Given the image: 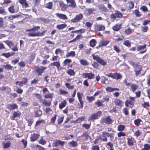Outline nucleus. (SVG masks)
I'll return each instance as SVG.
<instances>
[{"instance_id": "nucleus-51", "label": "nucleus", "mask_w": 150, "mask_h": 150, "mask_svg": "<svg viewBox=\"0 0 150 150\" xmlns=\"http://www.w3.org/2000/svg\"><path fill=\"white\" fill-rule=\"evenodd\" d=\"M122 111L124 114L126 115H129V112L128 111V109L126 107L124 108L122 110Z\"/></svg>"}, {"instance_id": "nucleus-23", "label": "nucleus", "mask_w": 150, "mask_h": 150, "mask_svg": "<svg viewBox=\"0 0 150 150\" xmlns=\"http://www.w3.org/2000/svg\"><path fill=\"white\" fill-rule=\"evenodd\" d=\"M50 65L52 66H56L58 69H62L63 68L60 67V64L59 62L56 61L50 63Z\"/></svg>"}, {"instance_id": "nucleus-58", "label": "nucleus", "mask_w": 150, "mask_h": 150, "mask_svg": "<svg viewBox=\"0 0 150 150\" xmlns=\"http://www.w3.org/2000/svg\"><path fill=\"white\" fill-rule=\"evenodd\" d=\"M150 149V145L147 144L144 145V148L142 149V150H149Z\"/></svg>"}, {"instance_id": "nucleus-8", "label": "nucleus", "mask_w": 150, "mask_h": 150, "mask_svg": "<svg viewBox=\"0 0 150 150\" xmlns=\"http://www.w3.org/2000/svg\"><path fill=\"white\" fill-rule=\"evenodd\" d=\"M48 92V94H45L44 96V97L46 99H52L54 96V94L53 93H50L47 88H44L42 89V93H45L46 92Z\"/></svg>"}, {"instance_id": "nucleus-45", "label": "nucleus", "mask_w": 150, "mask_h": 150, "mask_svg": "<svg viewBox=\"0 0 150 150\" xmlns=\"http://www.w3.org/2000/svg\"><path fill=\"white\" fill-rule=\"evenodd\" d=\"M4 68L6 70H12L13 69V67L9 64H7L4 66Z\"/></svg>"}, {"instance_id": "nucleus-53", "label": "nucleus", "mask_w": 150, "mask_h": 150, "mask_svg": "<svg viewBox=\"0 0 150 150\" xmlns=\"http://www.w3.org/2000/svg\"><path fill=\"white\" fill-rule=\"evenodd\" d=\"M146 45L144 44V45H139L137 47V49L138 51L145 49L146 47Z\"/></svg>"}, {"instance_id": "nucleus-10", "label": "nucleus", "mask_w": 150, "mask_h": 150, "mask_svg": "<svg viewBox=\"0 0 150 150\" xmlns=\"http://www.w3.org/2000/svg\"><path fill=\"white\" fill-rule=\"evenodd\" d=\"M83 18V15L82 13H79L74 18L71 20L72 23H75L79 22Z\"/></svg>"}, {"instance_id": "nucleus-26", "label": "nucleus", "mask_w": 150, "mask_h": 150, "mask_svg": "<svg viewBox=\"0 0 150 150\" xmlns=\"http://www.w3.org/2000/svg\"><path fill=\"white\" fill-rule=\"evenodd\" d=\"M121 24H116L112 27V29L114 31H118L121 28Z\"/></svg>"}, {"instance_id": "nucleus-4", "label": "nucleus", "mask_w": 150, "mask_h": 150, "mask_svg": "<svg viewBox=\"0 0 150 150\" xmlns=\"http://www.w3.org/2000/svg\"><path fill=\"white\" fill-rule=\"evenodd\" d=\"M113 122V120L110 116L104 117L101 118L100 122L102 124H105L109 125Z\"/></svg>"}, {"instance_id": "nucleus-30", "label": "nucleus", "mask_w": 150, "mask_h": 150, "mask_svg": "<svg viewBox=\"0 0 150 150\" xmlns=\"http://www.w3.org/2000/svg\"><path fill=\"white\" fill-rule=\"evenodd\" d=\"M42 104L46 106H50L51 104V101L45 99H44L42 102Z\"/></svg>"}, {"instance_id": "nucleus-37", "label": "nucleus", "mask_w": 150, "mask_h": 150, "mask_svg": "<svg viewBox=\"0 0 150 150\" xmlns=\"http://www.w3.org/2000/svg\"><path fill=\"white\" fill-rule=\"evenodd\" d=\"M77 142L74 140L68 143V144L69 146L72 147H75L76 146H77Z\"/></svg>"}, {"instance_id": "nucleus-33", "label": "nucleus", "mask_w": 150, "mask_h": 150, "mask_svg": "<svg viewBox=\"0 0 150 150\" xmlns=\"http://www.w3.org/2000/svg\"><path fill=\"white\" fill-rule=\"evenodd\" d=\"M79 62L80 64L83 66H88L89 64L87 61L85 59H81Z\"/></svg>"}, {"instance_id": "nucleus-57", "label": "nucleus", "mask_w": 150, "mask_h": 150, "mask_svg": "<svg viewBox=\"0 0 150 150\" xmlns=\"http://www.w3.org/2000/svg\"><path fill=\"white\" fill-rule=\"evenodd\" d=\"M133 13L137 17H139L141 16V14L138 9L135 10Z\"/></svg>"}, {"instance_id": "nucleus-17", "label": "nucleus", "mask_w": 150, "mask_h": 150, "mask_svg": "<svg viewBox=\"0 0 150 150\" xmlns=\"http://www.w3.org/2000/svg\"><path fill=\"white\" fill-rule=\"evenodd\" d=\"M105 26L103 25L96 24L94 25V30H95L101 31L105 30Z\"/></svg>"}, {"instance_id": "nucleus-63", "label": "nucleus", "mask_w": 150, "mask_h": 150, "mask_svg": "<svg viewBox=\"0 0 150 150\" xmlns=\"http://www.w3.org/2000/svg\"><path fill=\"white\" fill-rule=\"evenodd\" d=\"M113 49L117 53H119L121 51L120 49L117 45L114 46Z\"/></svg>"}, {"instance_id": "nucleus-1", "label": "nucleus", "mask_w": 150, "mask_h": 150, "mask_svg": "<svg viewBox=\"0 0 150 150\" xmlns=\"http://www.w3.org/2000/svg\"><path fill=\"white\" fill-rule=\"evenodd\" d=\"M102 137H103L102 140L104 142H107L108 138L107 137L110 138V140L114 139L115 134L113 133H109L106 132H103L102 133Z\"/></svg>"}, {"instance_id": "nucleus-27", "label": "nucleus", "mask_w": 150, "mask_h": 150, "mask_svg": "<svg viewBox=\"0 0 150 150\" xmlns=\"http://www.w3.org/2000/svg\"><path fill=\"white\" fill-rule=\"evenodd\" d=\"M138 86L135 84H132L131 85L130 90L132 91L133 92H134L138 88Z\"/></svg>"}, {"instance_id": "nucleus-13", "label": "nucleus", "mask_w": 150, "mask_h": 150, "mask_svg": "<svg viewBox=\"0 0 150 150\" xmlns=\"http://www.w3.org/2000/svg\"><path fill=\"white\" fill-rule=\"evenodd\" d=\"M82 76L83 78H87L88 79H91L94 78L95 75L91 73H84L82 74Z\"/></svg>"}, {"instance_id": "nucleus-7", "label": "nucleus", "mask_w": 150, "mask_h": 150, "mask_svg": "<svg viewBox=\"0 0 150 150\" xmlns=\"http://www.w3.org/2000/svg\"><path fill=\"white\" fill-rule=\"evenodd\" d=\"M47 69V67L43 66H40L39 67L37 66L35 67V71L38 73L39 76H40Z\"/></svg>"}, {"instance_id": "nucleus-25", "label": "nucleus", "mask_w": 150, "mask_h": 150, "mask_svg": "<svg viewBox=\"0 0 150 150\" xmlns=\"http://www.w3.org/2000/svg\"><path fill=\"white\" fill-rule=\"evenodd\" d=\"M56 15L57 17L62 19L67 20L68 19L66 15L64 14L57 13L56 14Z\"/></svg>"}, {"instance_id": "nucleus-48", "label": "nucleus", "mask_w": 150, "mask_h": 150, "mask_svg": "<svg viewBox=\"0 0 150 150\" xmlns=\"http://www.w3.org/2000/svg\"><path fill=\"white\" fill-rule=\"evenodd\" d=\"M45 121L44 120H39L36 122L35 126H38L40 125V124L42 123H45Z\"/></svg>"}, {"instance_id": "nucleus-14", "label": "nucleus", "mask_w": 150, "mask_h": 150, "mask_svg": "<svg viewBox=\"0 0 150 150\" xmlns=\"http://www.w3.org/2000/svg\"><path fill=\"white\" fill-rule=\"evenodd\" d=\"M114 102L116 106H118L120 107H122L124 103V101L119 98L115 99V100Z\"/></svg>"}, {"instance_id": "nucleus-34", "label": "nucleus", "mask_w": 150, "mask_h": 150, "mask_svg": "<svg viewBox=\"0 0 150 150\" xmlns=\"http://www.w3.org/2000/svg\"><path fill=\"white\" fill-rule=\"evenodd\" d=\"M67 25L65 23L57 25L56 28L58 30H62L67 26Z\"/></svg>"}, {"instance_id": "nucleus-50", "label": "nucleus", "mask_w": 150, "mask_h": 150, "mask_svg": "<svg viewBox=\"0 0 150 150\" xmlns=\"http://www.w3.org/2000/svg\"><path fill=\"white\" fill-rule=\"evenodd\" d=\"M35 114L36 116L37 117H38L42 115V112L40 110H39L35 112Z\"/></svg>"}, {"instance_id": "nucleus-47", "label": "nucleus", "mask_w": 150, "mask_h": 150, "mask_svg": "<svg viewBox=\"0 0 150 150\" xmlns=\"http://www.w3.org/2000/svg\"><path fill=\"white\" fill-rule=\"evenodd\" d=\"M57 117V115H54V116L51 118L50 120L51 124L53 125H54L56 119Z\"/></svg>"}, {"instance_id": "nucleus-15", "label": "nucleus", "mask_w": 150, "mask_h": 150, "mask_svg": "<svg viewBox=\"0 0 150 150\" xmlns=\"http://www.w3.org/2000/svg\"><path fill=\"white\" fill-rule=\"evenodd\" d=\"M7 109L10 110L18 109V105L16 103H10L6 105Z\"/></svg>"}, {"instance_id": "nucleus-32", "label": "nucleus", "mask_w": 150, "mask_h": 150, "mask_svg": "<svg viewBox=\"0 0 150 150\" xmlns=\"http://www.w3.org/2000/svg\"><path fill=\"white\" fill-rule=\"evenodd\" d=\"M67 74L70 76H74L75 74V72L72 69H70L67 70L66 71Z\"/></svg>"}, {"instance_id": "nucleus-31", "label": "nucleus", "mask_w": 150, "mask_h": 150, "mask_svg": "<svg viewBox=\"0 0 150 150\" xmlns=\"http://www.w3.org/2000/svg\"><path fill=\"white\" fill-rule=\"evenodd\" d=\"M87 13L88 15H90L91 14H95L96 13V9L95 8H90L87 9Z\"/></svg>"}, {"instance_id": "nucleus-64", "label": "nucleus", "mask_w": 150, "mask_h": 150, "mask_svg": "<svg viewBox=\"0 0 150 150\" xmlns=\"http://www.w3.org/2000/svg\"><path fill=\"white\" fill-rule=\"evenodd\" d=\"M83 136L85 138L86 140L88 139V138L90 137L88 134L86 132L83 133L81 135V137Z\"/></svg>"}, {"instance_id": "nucleus-18", "label": "nucleus", "mask_w": 150, "mask_h": 150, "mask_svg": "<svg viewBox=\"0 0 150 150\" xmlns=\"http://www.w3.org/2000/svg\"><path fill=\"white\" fill-rule=\"evenodd\" d=\"M40 136L39 134H36L35 133L31 134L30 137V141L33 142H34L38 139Z\"/></svg>"}, {"instance_id": "nucleus-5", "label": "nucleus", "mask_w": 150, "mask_h": 150, "mask_svg": "<svg viewBox=\"0 0 150 150\" xmlns=\"http://www.w3.org/2000/svg\"><path fill=\"white\" fill-rule=\"evenodd\" d=\"M135 98L134 97L130 96L129 100H127L125 101V106L126 107H129L130 108H132L134 105V101H135Z\"/></svg>"}, {"instance_id": "nucleus-12", "label": "nucleus", "mask_w": 150, "mask_h": 150, "mask_svg": "<svg viewBox=\"0 0 150 150\" xmlns=\"http://www.w3.org/2000/svg\"><path fill=\"white\" fill-rule=\"evenodd\" d=\"M101 114V112L100 111L97 112L96 113L92 115L88 119L89 120H93L98 118Z\"/></svg>"}, {"instance_id": "nucleus-46", "label": "nucleus", "mask_w": 150, "mask_h": 150, "mask_svg": "<svg viewBox=\"0 0 150 150\" xmlns=\"http://www.w3.org/2000/svg\"><path fill=\"white\" fill-rule=\"evenodd\" d=\"M19 15L17 14H16L15 15H11L8 17V19L9 20H12L16 18L19 17Z\"/></svg>"}, {"instance_id": "nucleus-38", "label": "nucleus", "mask_w": 150, "mask_h": 150, "mask_svg": "<svg viewBox=\"0 0 150 150\" xmlns=\"http://www.w3.org/2000/svg\"><path fill=\"white\" fill-rule=\"evenodd\" d=\"M110 42V41L108 40H101L100 44H101L102 46H106Z\"/></svg>"}, {"instance_id": "nucleus-56", "label": "nucleus", "mask_w": 150, "mask_h": 150, "mask_svg": "<svg viewBox=\"0 0 150 150\" xmlns=\"http://www.w3.org/2000/svg\"><path fill=\"white\" fill-rule=\"evenodd\" d=\"M65 85L66 87L69 89H72L74 88V86L71 85L69 83H65Z\"/></svg>"}, {"instance_id": "nucleus-62", "label": "nucleus", "mask_w": 150, "mask_h": 150, "mask_svg": "<svg viewBox=\"0 0 150 150\" xmlns=\"http://www.w3.org/2000/svg\"><path fill=\"white\" fill-rule=\"evenodd\" d=\"M126 135V133L122 132H120L117 133V136L119 138L121 137H125Z\"/></svg>"}, {"instance_id": "nucleus-20", "label": "nucleus", "mask_w": 150, "mask_h": 150, "mask_svg": "<svg viewBox=\"0 0 150 150\" xmlns=\"http://www.w3.org/2000/svg\"><path fill=\"white\" fill-rule=\"evenodd\" d=\"M65 144L64 141H62L59 140H57L54 141L53 143L54 146L55 147H57L59 145L62 146H63Z\"/></svg>"}, {"instance_id": "nucleus-19", "label": "nucleus", "mask_w": 150, "mask_h": 150, "mask_svg": "<svg viewBox=\"0 0 150 150\" xmlns=\"http://www.w3.org/2000/svg\"><path fill=\"white\" fill-rule=\"evenodd\" d=\"M21 115V112L19 110H17L13 112V115L11 118L12 120H14L16 117H20Z\"/></svg>"}, {"instance_id": "nucleus-2", "label": "nucleus", "mask_w": 150, "mask_h": 150, "mask_svg": "<svg viewBox=\"0 0 150 150\" xmlns=\"http://www.w3.org/2000/svg\"><path fill=\"white\" fill-rule=\"evenodd\" d=\"M40 27L38 26H35L32 28L26 30L25 31L28 32V35L30 37H36L37 36V32L36 31H38L40 29Z\"/></svg>"}, {"instance_id": "nucleus-28", "label": "nucleus", "mask_w": 150, "mask_h": 150, "mask_svg": "<svg viewBox=\"0 0 150 150\" xmlns=\"http://www.w3.org/2000/svg\"><path fill=\"white\" fill-rule=\"evenodd\" d=\"M7 90V91L6 92L8 94L11 91V89L10 88L8 87V86H2L0 88V90L2 91H4Z\"/></svg>"}, {"instance_id": "nucleus-41", "label": "nucleus", "mask_w": 150, "mask_h": 150, "mask_svg": "<svg viewBox=\"0 0 150 150\" xmlns=\"http://www.w3.org/2000/svg\"><path fill=\"white\" fill-rule=\"evenodd\" d=\"M8 11L11 13H15V9L14 8V6L11 5L8 8Z\"/></svg>"}, {"instance_id": "nucleus-35", "label": "nucleus", "mask_w": 150, "mask_h": 150, "mask_svg": "<svg viewBox=\"0 0 150 150\" xmlns=\"http://www.w3.org/2000/svg\"><path fill=\"white\" fill-rule=\"evenodd\" d=\"M11 142L8 141L6 142H3V147L4 149H7L9 147L11 146Z\"/></svg>"}, {"instance_id": "nucleus-43", "label": "nucleus", "mask_w": 150, "mask_h": 150, "mask_svg": "<svg viewBox=\"0 0 150 150\" xmlns=\"http://www.w3.org/2000/svg\"><path fill=\"white\" fill-rule=\"evenodd\" d=\"M52 3L50 2L46 4L45 7L49 9H52Z\"/></svg>"}, {"instance_id": "nucleus-60", "label": "nucleus", "mask_w": 150, "mask_h": 150, "mask_svg": "<svg viewBox=\"0 0 150 150\" xmlns=\"http://www.w3.org/2000/svg\"><path fill=\"white\" fill-rule=\"evenodd\" d=\"M87 100L89 102H92L93 100H94L95 98L93 97V96H88L86 97Z\"/></svg>"}, {"instance_id": "nucleus-61", "label": "nucleus", "mask_w": 150, "mask_h": 150, "mask_svg": "<svg viewBox=\"0 0 150 150\" xmlns=\"http://www.w3.org/2000/svg\"><path fill=\"white\" fill-rule=\"evenodd\" d=\"M18 65L21 67H24L25 66V62L23 61H21L18 63Z\"/></svg>"}, {"instance_id": "nucleus-40", "label": "nucleus", "mask_w": 150, "mask_h": 150, "mask_svg": "<svg viewBox=\"0 0 150 150\" xmlns=\"http://www.w3.org/2000/svg\"><path fill=\"white\" fill-rule=\"evenodd\" d=\"M126 127L125 125H120L117 127V130L120 132H122L125 128Z\"/></svg>"}, {"instance_id": "nucleus-24", "label": "nucleus", "mask_w": 150, "mask_h": 150, "mask_svg": "<svg viewBox=\"0 0 150 150\" xmlns=\"http://www.w3.org/2000/svg\"><path fill=\"white\" fill-rule=\"evenodd\" d=\"M19 2L22 5L23 7L25 8L28 7V4L26 0H18Z\"/></svg>"}, {"instance_id": "nucleus-16", "label": "nucleus", "mask_w": 150, "mask_h": 150, "mask_svg": "<svg viewBox=\"0 0 150 150\" xmlns=\"http://www.w3.org/2000/svg\"><path fill=\"white\" fill-rule=\"evenodd\" d=\"M59 7L62 11H66L68 8L67 4H65L63 1H60L59 3Z\"/></svg>"}, {"instance_id": "nucleus-59", "label": "nucleus", "mask_w": 150, "mask_h": 150, "mask_svg": "<svg viewBox=\"0 0 150 150\" xmlns=\"http://www.w3.org/2000/svg\"><path fill=\"white\" fill-rule=\"evenodd\" d=\"M132 32V29L130 28L127 29L125 31V34L127 35H129Z\"/></svg>"}, {"instance_id": "nucleus-54", "label": "nucleus", "mask_w": 150, "mask_h": 150, "mask_svg": "<svg viewBox=\"0 0 150 150\" xmlns=\"http://www.w3.org/2000/svg\"><path fill=\"white\" fill-rule=\"evenodd\" d=\"M72 60L70 59H66L63 62V64L64 66H66L68 64H69L71 62Z\"/></svg>"}, {"instance_id": "nucleus-29", "label": "nucleus", "mask_w": 150, "mask_h": 150, "mask_svg": "<svg viewBox=\"0 0 150 150\" xmlns=\"http://www.w3.org/2000/svg\"><path fill=\"white\" fill-rule=\"evenodd\" d=\"M67 102L66 100H64L59 104V107L60 109H62L63 108L66 106Z\"/></svg>"}, {"instance_id": "nucleus-52", "label": "nucleus", "mask_w": 150, "mask_h": 150, "mask_svg": "<svg viewBox=\"0 0 150 150\" xmlns=\"http://www.w3.org/2000/svg\"><path fill=\"white\" fill-rule=\"evenodd\" d=\"M141 122H142V120L141 119H137L134 120V123L136 126H138L140 125Z\"/></svg>"}, {"instance_id": "nucleus-6", "label": "nucleus", "mask_w": 150, "mask_h": 150, "mask_svg": "<svg viewBox=\"0 0 150 150\" xmlns=\"http://www.w3.org/2000/svg\"><path fill=\"white\" fill-rule=\"evenodd\" d=\"M106 76L108 77H110L113 79H116L117 80L121 79L122 78V76L120 73H118L117 72L113 73H110L108 74Z\"/></svg>"}, {"instance_id": "nucleus-39", "label": "nucleus", "mask_w": 150, "mask_h": 150, "mask_svg": "<svg viewBox=\"0 0 150 150\" xmlns=\"http://www.w3.org/2000/svg\"><path fill=\"white\" fill-rule=\"evenodd\" d=\"M75 52L74 51H71L70 52H67L66 55V57H74L75 56Z\"/></svg>"}, {"instance_id": "nucleus-55", "label": "nucleus", "mask_w": 150, "mask_h": 150, "mask_svg": "<svg viewBox=\"0 0 150 150\" xmlns=\"http://www.w3.org/2000/svg\"><path fill=\"white\" fill-rule=\"evenodd\" d=\"M98 62L103 66H105L107 64L106 62L101 58H100Z\"/></svg>"}, {"instance_id": "nucleus-36", "label": "nucleus", "mask_w": 150, "mask_h": 150, "mask_svg": "<svg viewBox=\"0 0 150 150\" xmlns=\"http://www.w3.org/2000/svg\"><path fill=\"white\" fill-rule=\"evenodd\" d=\"M97 42L95 39H92L89 41L90 46L92 47H94L96 46Z\"/></svg>"}, {"instance_id": "nucleus-3", "label": "nucleus", "mask_w": 150, "mask_h": 150, "mask_svg": "<svg viewBox=\"0 0 150 150\" xmlns=\"http://www.w3.org/2000/svg\"><path fill=\"white\" fill-rule=\"evenodd\" d=\"M123 16V14L121 12L115 10V13H112L110 15V18L112 21H114L117 18H122Z\"/></svg>"}, {"instance_id": "nucleus-49", "label": "nucleus", "mask_w": 150, "mask_h": 150, "mask_svg": "<svg viewBox=\"0 0 150 150\" xmlns=\"http://www.w3.org/2000/svg\"><path fill=\"white\" fill-rule=\"evenodd\" d=\"M123 44L128 47L131 46V43L129 40H125L123 43Z\"/></svg>"}, {"instance_id": "nucleus-9", "label": "nucleus", "mask_w": 150, "mask_h": 150, "mask_svg": "<svg viewBox=\"0 0 150 150\" xmlns=\"http://www.w3.org/2000/svg\"><path fill=\"white\" fill-rule=\"evenodd\" d=\"M77 95L78 100L80 103L79 107V108H82L83 105V101L82 99V98L83 97V95L82 93L78 92L77 93Z\"/></svg>"}, {"instance_id": "nucleus-22", "label": "nucleus", "mask_w": 150, "mask_h": 150, "mask_svg": "<svg viewBox=\"0 0 150 150\" xmlns=\"http://www.w3.org/2000/svg\"><path fill=\"white\" fill-rule=\"evenodd\" d=\"M142 68L141 66L139 65H136L134 70V71L135 72V75L136 76H138L141 72Z\"/></svg>"}, {"instance_id": "nucleus-11", "label": "nucleus", "mask_w": 150, "mask_h": 150, "mask_svg": "<svg viewBox=\"0 0 150 150\" xmlns=\"http://www.w3.org/2000/svg\"><path fill=\"white\" fill-rule=\"evenodd\" d=\"M67 6L72 8H75L76 7V4L75 0H66Z\"/></svg>"}, {"instance_id": "nucleus-42", "label": "nucleus", "mask_w": 150, "mask_h": 150, "mask_svg": "<svg viewBox=\"0 0 150 150\" xmlns=\"http://www.w3.org/2000/svg\"><path fill=\"white\" fill-rule=\"evenodd\" d=\"M4 42L9 47L14 46V44L11 41L8 40L4 41Z\"/></svg>"}, {"instance_id": "nucleus-21", "label": "nucleus", "mask_w": 150, "mask_h": 150, "mask_svg": "<svg viewBox=\"0 0 150 150\" xmlns=\"http://www.w3.org/2000/svg\"><path fill=\"white\" fill-rule=\"evenodd\" d=\"M127 144L129 146L133 145L134 143L135 139L134 138L132 137H128L127 138Z\"/></svg>"}, {"instance_id": "nucleus-44", "label": "nucleus", "mask_w": 150, "mask_h": 150, "mask_svg": "<svg viewBox=\"0 0 150 150\" xmlns=\"http://www.w3.org/2000/svg\"><path fill=\"white\" fill-rule=\"evenodd\" d=\"M12 2L11 0H4L3 4L7 6L10 4Z\"/></svg>"}]
</instances>
